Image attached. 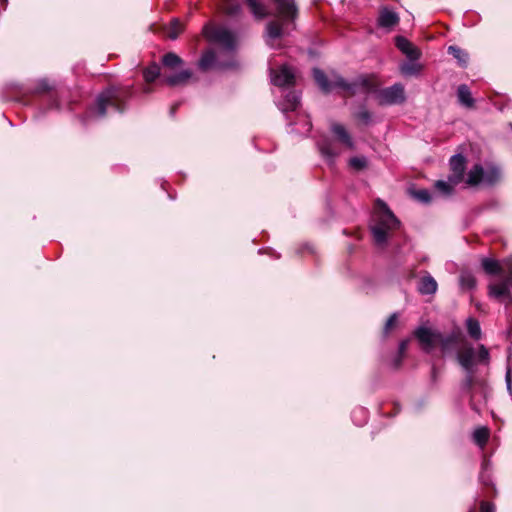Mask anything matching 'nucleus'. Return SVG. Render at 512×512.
Returning a JSON list of instances; mask_svg holds the SVG:
<instances>
[{
	"label": "nucleus",
	"mask_w": 512,
	"mask_h": 512,
	"mask_svg": "<svg viewBox=\"0 0 512 512\" xmlns=\"http://www.w3.org/2000/svg\"><path fill=\"white\" fill-rule=\"evenodd\" d=\"M414 336L426 353L432 352L436 346H440L443 355L455 353L458 363L466 372L472 371L476 360L485 365L490 362V353L486 346L479 345L477 353H475L474 346L468 342L459 328H455L448 335H444L439 330L420 326L414 330Z\"/></svg>",
	"instance_id": "1"
},
{
	"label": "nucleus",
	"mask_w": 512,
	"mask_h": 512,
	"mask_svg": "<svg viewBox=\"0 0 512 512\" xmlns=\"http://www.w3.org/2000/svg\"><path fill=\"white\" fill-rule=\"evenodd\" d=\"M314 79L319 88L324 92H331L335 89L341 90L346 97L362 92L371 93L377 91L379 82L374 74H364L349 82L343 77L334 74L331 79H328L325 72L319 69L313 70Z\"/></svg>",
	"instance_id": "2"
},
{
	"label": "nucleus",
	"mask_w": 512,
	"mask_h": 512,
	"mask_svg": "<svg viewBox=\"0 0 512 512\" xmlns=\"http://www.w3.org/2000/svg\"><path fill=\"white\" fill-rule=\"evenodd\" d=\"M380 206L381 208L375 216V223L371 226V231L376 244L383 246L388 240L389 231L397 229L400 222L383 202H380Z\"/></svg>",
	"instance_id": "3"
},
{
	"label": "nucleus",
	"mask_w": 512,
	"mask_h": 512,
	"mask_svg": "<svg viewBox=\"0 0 512 512\" xmlns=\"http://www.w3.org/2000/svg\"><path fill=\"white\" fill-rule=\"evenodd\" d=\"M132 94L128 88H109L101 92L96 99V111L100 117L106 114L108 107L122 112L125 109V100Z\"/></svg>",
	"instance_id": "4"
},
{
	"label": "nucleus",
	"mask_w": 512,
	"mask_h": 512,
	"mask_svg": "<svg viewBox=\"0 0 512 512\" xmlns=\"http://www.w3.org/2000/svg\"><path fill=\"white\" fill-rule=\"evenodd\" d=\"M202 32L208 41L218 43L228 51L234 50L236 44L235 36L228 29L223 28V26L207 24Z\"/></svg>",
	"instance_id": "5"
},
{
	"label": "nucleus",
	"mask_w": 512,
	"mask_h": 512,
	"mask_svg": "<svg viewBox=\"0 0 512 512\" xmlns=\"http://www.w3.org/2000/svg\"><path fill=\"white\" fill-rule=\"evenodd\" d=\"M377 99L380 105L404 103L407 99L405 87L402 83H395L391 87L378 90Z\"/></svg>",
	"instance_id": "6"
},
{
	"label": "nucleus",
	"mask_w": 512,
	"mask_h": 512,
	"mask_svg": "<svg viewBox=\"0 0 512 512\" xmlns=\"http://www.w3.org/2000/svg\"><path fill=\"white\" fill-rule=\"evenodd\" d=\"M499 178V171L492 168L485 172L481 165H475L469 170L466 178V183L469 186H477L482 180L488 183H494Z\"/></svg>",
	"instance_id": "7"
},
{
	"label": "nucleus",
	"mask_w": 512,
	"mask_h": 512,
	"mask_svg": "<svg viewBox=\"0 0 512 512\" xmlns=\"http://www.w3.org/2000/svg\"><path fill=\"white\" fill-rule=\"evenodd\" d=\"M198 67L202 71H208L210 69L225 70L236 67V62H218L215 52L212 49H209L203 52L202 57L198 61Z\"/></svg>",
	"instance_id": "8"
},
{
	"label": "nucleus",
	"mask_w": 512,
	"mask_h": 512,
	"mask_svg": "<svg viewBox=\"0 0 512 512\" xmlns=\"http://www.w3.org/2000/svg\"><path fill=\"white\" fill-rule=\"evenodd\" d=\"M276 5V14L282 21H294L298 9L294 0H273Z\"/></svg>",
	"instance_id": "9"
},
{
	"label": "nucleus",
	"mask_w": 512,
	"mask_h": 512,
	"mask_svg": "<svg viewBox=\"0 0 512 512\" xmlns=\"http://www.w3.org/2000/svg\"><path fill=\"white\" fill-rule=\"evenodd\" d=\"M271 79L277 87H290L294 84L295 74L291 68L282 66L277 70H271Z\"/></svg>",
	"instance_id": "10"
},
{
	"label": "nucleus",
	"mask_w": 512,
	"mask_h": 512,
	"mask_svg": "<svg viewBox=\"0 0 512 512\" xmlns=\"http://www.w3.org/2000/svg\"><path fill=\"white\" fill-rule=\"evenodd\" d=\"M511 285V277L505 280H502L500 283H493L488 285V296L494 298L499 301H503V299H510V289Z\"/></svg>",
	"instance_id": "11"
},
{
	"label": "nucleus",
	"mask_w": 512,
	"mask_h": 512,
	"mask_svg": "<svg viewBox=\"0 0 512 512\" xmlns=\"http://www.w3.org/2000/svg\"><path fill=\"white\" fill-rule=\"evenodd\" d=\"M396 48L402 53L407 55L410 61H415L420 58L421 52L417 49L416 45L407 40L405 36H396Z\"/></svg>",
	"instance_id": "12"
},
{
	"label": "nucleus",
	"mask_w": 512,
	"mask_h": 512,
	"mask_svg": "<svg viewBox=\"0 0 512 512\" xmlns=\"http://www.w3.org/2000/svg\"><path fill=\"white\" fill-rule=\"evenodd\" d=\"M465 166L466 159L462 155H455L450 158V180L452 183H460L463 180Z\"/></svg>",
	"instance_id": "13"
},
{
	"label": "nucleus",
	"mask_w": 512,
	"mask_h": 512,
	"mask_svg": "<svg viewBox=\"0 0 512 512\" xmlns=\"http://www.w3.org/2000/svg\"><path fill=\"white\" fill-rule=\"evenodd\" d=\"M331 131L338 138V140L345 145V147L349 149H354V142L352 136L345 129V126L340 123H332Z\"/></svg>",
	"instance_id": "14"
},
{
	"label": "nucleus",
	"mask_w": 512,
	"mask_h": 512,
	"mask_svg": "<svg viewBox=\"0 0 512 512\" xmlns=\"http://www.w3.org/2000/svg\"><path fill=\"white\" fill-rule=\"evenodd\" d=\"M399 22V16L396 12L384 8L380 10L378 15V25L385 29H391V27L397 25Z\"/></svg>",
	"instance_id": "15"
},
{
	"label": "nucleus",
	"mask_w": 512,
	"mask_h": 512,
	"mask_svg": "<svg viewBox=\"0 0 512 512\" xmlns=\"http://www.w3.org/2000/svg\"><path fill=\"white\" fill-rule=\"evenodd\" d=\"M192 77L193 72L186 69L166 77L163 81L168 84L169 87H177V85L186 84Z\"/></svg>",
	"instance_id": "16"
},
{
	"label": "nucleus",
	"mask_w": 512,
	"mask_h": 512,
	"mask_svg": "<svg viewBox=\"0 0 512 512\" xmlns=\"http://www.w3.org/2000/svg\"><path fill=\"white\" fill-rule=\"evenodd\" d=\"M438 289V284L433 276L427 274L422 276L419 281L418 290L422 295H433Z\"/></svg>",
	"instance_id": "17"
},
{
	"label": "nucleus",
	"mask_w": 512,
	"mask_h": 512,
	"mask_svg": "<svg viewBox=\"0 0 512 512\" xmlns=\"http://www.w3.org/2000/svg\"><path fill=\"white\" fill-rule=\"evenodd\" d=\"M481 265L484 273L487 275H501L503 273V267L499 261L494 258H483Z\"/></svg>",
	"instance_id": "18"
},
{
	"label": "nucleus",
	"mask_w": 512,
	"mask_h": 512,
	"mask_svg": "<svg viewBox=\"0 0 512 512\" xmlns=\"http://www.w3.org/2000/svg\"><path fill=\"white\" fill-rule=\"evenodd\" d=\"M458 101L466 108H472L475 100L472 97L471 91L467 84H460L458 87Z\"/></svg>",
	"instance_id": "19"
},
{
	"label": "nucleus",
	"mask_w": 512,
	"mask_h": 512,
	"mask_svg": "<svg viewBox=\"0 0 512 512\" xmlns=\"http://www.w3.org/2000/svg\"><path fill=\"white\" fill-rule=\"evenodd\" d=\"M459 285L462 290H472L477 286V279L470 272H462L459 276Z\"/></svg>",
	"instance_id": "20"
},
{
	"label": "nucleus",
	"mask_w": 512,
	"mask_h": 512,
	"mask_svg": "<svg viewBox=\"0 0 512 512\" xmlns=\"http://www.w3.org/2000/svg\"><path fill=\"white\" fill-rule=\"evenodd\" d=\"M300 103V98L295 92H289L286 94L281 106L283 111H293L297 109Z\"/></svg>",
	"instance_id": "21"
},
{
	"label": "nucleus",
	"mask_w": 512,
	"mask_h": 512,
	"mask_svg": "<svg viewBox=\"0 0 512 512\" xmlns=\"http://www.w3.org/2000/svg\"><path fill=\"white\" fill-rule=\"evenodd\" d=\"M318 147L322 155L326 158L333 159L340 153L330 140H324L318 143Z\"/></svg>",
	"instance_id": "22"
},
{
	"label": "nucleus",
	"mask_w": 512,
	"mask_h": 512,
	"mask_svg": "<svg viewBox=\"0 0 512 512\" xmlns=\"http://www.w3.org/2000/svg\"><path fill=\"white\" fill-rule=\"evenodd\" d=\"M466 329L470 337L480 339L482 336L481 327L476 318L469 317L466 319Z\"/></svg>",
	"instance_id": "23"
},
{
	"label": "nucleus",
	"mask_w": 512,
	"mask_h": 512,
	"mask_svg": "<svg viewBox=\"0 0 512 512\" xmlns=\"http://www.w3.org/2000/svg\"><path fill=\"white\" fill-rule=\"evenodd\" d=\"M162 63L165 67L169 69H176L177 67H180V65L183 64V60L179 56H177L176 53L168 52L163 55Z\"/></svg>",
	"instance_id": "24"
},
{
	"label": "nucleus",
	"mask_w": 512,
	"mask_h": 512,
	"mask_svg": "<svg viewBox=\"0 0 512 512\" xmlns=\"http://www.w3.org/2000/svg\"><path fill=\"white\" fill-rule=\"evenodd\" d=\"M490 436V432L487 427H478L475 429L473 438L477 445L480 447H484L486 443L488 442Z\"/></svg>",
	"instance_id": "25"
},
{
	"label": "nucleus",
	"mask_w": 512,
	"mask_h": 512,
	"mask_svg": "<svg viewBox=\"0 0 512 512\" xmlns=\"http://www.w3.org/2000/svg\"><path fill=\"white\" fill-rule=\"evenodd\" d=\"M457 185L458 184H452L450 177H449L447 181H445V180L436 181L434 187L437 191H439L441 193V195L449 196V195H451L453 189Z\"/></svg>",
	"instance_id": "26"
},
{
	"label": "nucleus",
	"mask_w": 512,
	"mask_h": 512,
	"mask_svg": "<svg viewBox=\"0 0 512 512\" xmlns=\"http://www.w3.org/2000/svg\"><path fill=\"white\" fill-rule=\"evenodd\" d=\"M160 68L157 63L150 64L149 67L144 69L143 78L147 83L154 82L157 78H159Z\"/></svg>",
	"instance_id": "27"
},
{
	"label": "nucleus",
	"mask_w": 512,
	"mask_h": 512,
	"mask_svg": "<svg viewBox=\"0 0 512 512\" xmlns=\"http://www.w3.org/2000/svg\"><path fill=\"white\" fill-rule=\"evenodd\" d=\"M251 12L258 18L263 19L267 15L266 9L259 0H247Z\"/></svg>",
	"instance_id": "28"
},
{
	"label": "nucleus",
	"mask_w": 512,
	"mask_h": 512,
	"mask_svg": "<svg viewBox=\"0 0 512 512\" xmlns=\"http://www.w3.org/2000/svg\"><path fill=\"white\" fill-rule=\"evenodd\" d=\"M283 33V26L278 21H271L267 24V34L271 39H277Z\"/></svg>",
	"instance_id": "29"
},
{
	"label": "nucleus",
	"mask_w": 512,
	"mask_h": 512,
	"mask_svg": "<svg viewBox=\"0 0 512 512\" xmlns=\"http://www.w3.org/2000/svg\"><path fill=\"white\" fill-rule=\"evenodd\" d=\"M349 167L355 171H361L368 167V159L364 156L352 157L349 160Z\"/></svg>",
	"instance_id": "30"
},
{
	"label": "nucleus",
	"mask_w": 512,
	"mask_h": 512,
	"mask_svg": "<svg viewBox=\"0 0 512 512\" xmlns=\"http://www.w3.org/2000/svg\"><path fill=\"white\" fill-rule=\"evenodd\" d=\"M400 72L403 75H414L417 74L420 71V66L417 63H414V61L406 62L400 65Z\"/></svg>",
	"instance_id": "31"
},
{
	"label": "nucleus",
	"mask_w": 512,
	"mask_h": 512,
	"mask_svg": "<svg viewBox=\"0 0 512 512\" xmlns=\"http://www.w3.org/2000/svg\"><path fill=\"white\" fill-rule=\"evenodd\" d=\"M182 31H183V25L179 21L173 20L170 23V26L168 29L169 39L176 40L177 37L180 35V33H182Z\"/></svg>",
	"instance_id": "32"
},
{
	"label": "nucleus",
	"mask_w": 512,
	"mask_h": 512,
	"mask_svg": "<svg viewBox=\"0 0 512 512\" xmlns=\"http://www.w3.org/2000/svg\"><path fill=\"white\" fill-rule=\"evenodd\" d=\"M222 9L228 15H236L239 13L240 6L231 0H221Z\"/></svg>",
	"instance_id": "33"
},
{
	"label": "nucleus",
	"mask_w": 512,
	"mask_h": 512,
	"mask_svg": "<svg viewBox=\"0 0 512 512\" xmlns=\"http://www.w3.org/2000/svg\"><path fill=\"white\" fill-rule=\"evenodd\" d=\"M448 50L449 53L452 54V56L456 58L460 64L467 63V54L465 51L461 50L458 47H454V45H450Z\"/></svg>",
	"instance_id": "34"
},
{
	"label": "nucleus",
	"mask_w": 512,
	"mask_h": 512,
	"mask_svg": "<svg viewBox=\"0 0 512 512\" xmlns=\"http://www.w3.org/2000/svg\"><path fill=\"white\" fill-rule=\"evenodd\" d=\"M413 196L421 202H429L431 200L430 192L426 189L415 190Z\"/></svg>",
	"instance_id": "35"
},
{
	"label": "nucleus",
	"mask_w": 512,
	"mask_h": 512,
	"mask_svg": "<svg viewBox=\"0 0 512 512\" xmlns=\"http://www.w3.org/2000/svg\"><path fill=\"white\" fill-rule=\"evenodd\" d=\"M396 325H397V314H392L389 316V318L384 326V334L388 335Z\"/></svg>",
	"instance_id": "36"
},
{
	"label": "nucleus",
	"mask_w": 512,
	"mask_h": 512,
	"mask_svg": "<svg viewBox=\"0 0 512 512\" xmlns=\"http://www.w3.org/2000/svg\"><path fill=\"white\" fill-rule=\"evenodd\" d=\"M357 118L361 120L363 123L368 124L371 121V112L368 110H362L358 112Z\"/></svg>",
	"instance_id": "37"
},
{
	"label": "nucleus",
	"mask_w": 512,
	"mask_h": 512,
	"mask_svg": "<svg viewBox=\"0 0 512 512\" xmlns=\"http://www.w3.org/2000/svg\"><path fill=\"white\" fill-rule=\"evenodd\" d=\"M480 511L481 512H495V505L490 502H481L480 504Z\"/></svg>",
	"instance_id": "38"
},
{
	"label": "nucleus",
	"mask_w": 512,
	"mask_h": 512,
	"mask_svg": "<svg viewBox=\"0 0 512 512\" xmlns=\"http://www.w3.org/2000/svg\"><path fill=\"white\" fill-rule=\"evenodd\" d=\"M407 346H408V340H402L400 342V344H399V359L396 362V366L399 365L401 357L403 356V354H405V352L407 350Z\"/></svg>",
	"instance_id": "39"
},
{
	"label": "nucleus",
	"mask_w": 512,
	"mask_h": 512,
	"mask_svg": "<svg viewBox=\"0 0 512 512\" xmlns=\"http://www.w3.org/2000/svg\"><path fill=\"white\" fill-rule=\"evenodd\" d=\"M472 372H473V370L471 372H468L469 375L467 376L466 381H465V385L467 388H471L473 385V377L471 375Z\"/></svg>",
	"instance_id": "40"
},
{
	"label": "nucleus",
	"mask_w": 512,
	"mask_h": 512,
	"mask_svg": "<svg viewBox=\"0 0 512 512\" xmlns=\"http://www.w3.org/2000/svg\"><path fill=\"white\" fill-rule=\"evenodd\" d=\"M506 383H507L508 391L511 392V371L510 370H508V372L506 374Z\"/></svg>",
	"instance_id": "41"
},
{
	"label": "nucleus",
	"mask_w": 512,
	"mask_h": 512,
	"mask_svg": "<svg viewBox=\"0 0 512 512\" xmlns=\"http://www.w3.org/2000/svg\"><path fill=\"white\" fill-rule=\"evenodd\" d=\"M357 412H358V413H360V414H362V416H363V418H364V419L366 418V414H367V413H366V411H365V410H363V408H359Z\"/></svg>",
	"instance_id": "42"
},
{
	"label": "nucleus",
	"mask_w": 512,
	"mask_h": 512,
	"mask_svg": "<svg viewBox=\"0 0 512 512\" xmlns=\"http://www.w3.org/2000/svg\"><path fill=\"white\" fill-rule=\"evenodd\" d=\"M144 91L149 93V92H151V89L146 88V89H144Z\"/></svg>",
	"instance_id": "43"
},
{
	"label": "nucleus",
	"mask_w": 512,
	"mask_h": 512,
	"mask_svg": "<svg viewBox=\"0 0 512 512\" xmlns=\"http://www.w3.org/2000/svg\"><path fill=\"white\" fill-rule=\"evenodd\" d=\"M175 111H176V108H175V107H173V108L171 109V113H175Z\"/></svg>",
	"instance_id": "44"
},
{
	"label": "nucleus",
	"mask_w": 512,
	"mask_h": 512,
	"mask_svg": "<svg viewBox=\"0 0 512 512\" xmlns=\"http://www.w3.org/2000/svg\"><path fill=\"white\" fill-rule=\"evenodd\" d=\"M1 2H2V3H6V2H7V0H1Z\"/></svg>",
	"instance_id": "45"
},
{
	"label": "nucleus",
	"mask_w": 512,
	"mask_h": 512,
	"mask_svg": "<svg viewBox=\"0 0 512 512\" xmlns=\"http://www.w3.org/2000/svg\"><path fill=\"white\" fill-rule=\"evenodd\" d=\"M511 285H512V277H511Z\"/></svg>",
	"instance_id": "46"
}]
</instances>
